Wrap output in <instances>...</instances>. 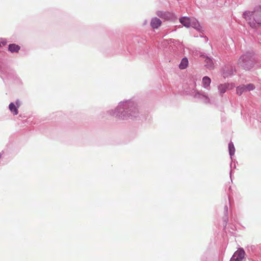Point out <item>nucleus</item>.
Here are the masks:
<instances>
[{"mask_svg": "<svg viewBox=\"0 0 261 261\" xmlns=\"http://www.w3.org/2000/svg\"><path fill=\"white\" fill-rule=\"evenodd\" d=\"M108 113L110 115L124 120L137 117L139 111L134 101L127 100L120 102L117 108L108 111Z\"/></svg>", "mask_w": 261, "mask_h": 261, "instance_id": "obj_1", "label": "nucleus"}, {"mask_svg": "<svg viewBox=\"0 0 261 261\" xmlns=\"http://www.w3.org/2000/svg\"><path fill=\"white\" fill-rule=\"evenodd\" d=\"M243 17L250 28L257 30L261 26V6L255 7L253 11H245Z\"/></svg>", "mask_w": 261, "mask_h": 261, "instance_id": "obj_2", "label": "nucleus"}, {"mask_svg": "<svg viewBox=\"0 0 261 261\" xmlns=\"http://www.w3.org/2000/svg\"><path fill=\"white\" fill-rule=\"evenodd\" d=\"M253 56L252 53H246L240 57L238 60V65L245 69H251L254 64Z\"/></svg>", "mask_w": 261, "mask_h": 261, "instance_id": "obj_3", "label": "nucleus"}, {"mask_svg": "<svg viewBox=\"0 0 261 261\" xmlns=\"http://www.w3.org/2000/svg\"><path fill=\"white\" fill-rule=\"evenodd\" d=\"M194 98L201 99L204 103L206 104L211 103V100L208 95L203 92L196 91L194 90L193 93Z\"/></svg>", "mask_w": 261, "mask_h": 261, "instance_id": "obj_4", "label": "nucleus"}, {"mask_svg": "<svg viewBox=\"0 0 261 261\" xmlns=\"http://www.w3.org/2000/svg\"><path fill=\"white\" fill-rule=\"evenodd\" d=\"M245 252L243 249L236 251L229 261H243L245 257Z\"/></svg>", "mask_w": 261, "mask_h": 261, "instance_id": "obj_5", "label": "nucleus"}, {"mask_svg": "<svg viewBox=\"0 0 261 261\" xmlns=\"http://www.w3.org/2000/svg\"><path fill=\"white\" fill-rule=\"evenodd\" d=\"M156 15L159 17L166 20L173 19L175 17L174 14L168 11H158Z\"/></svg>", "mask_w": 261, "mask_h": 261, "instance_id": "obj_6", "label": "nucleus"}, {"mask_svg": "<svg viewBox=\"0 0 261 261\" xmlns=\"http://www.w3.org/2000/svg\"><path fill=\"white\" fill-rule=\"evenodd\" d=\"M200 57L203 59L204 66L209 69H213L214 68V63L213 59L208 57L206 55H201Z\"/></svg>", "mask_w": 261, "mask_h": 261, "instance_id": "obj_7", "label": "nucleus"}, {"mask_svg": "<svg viewBox=\"0 0 261 261\" xmlns=\"http://www.w3.org/2000/svg\"><path fill=\"white\" fill-rule=\"evenodd\" d=\"M191 21L189 17L184 16L179 18V22L186 28H189L191 27Z\"/></svg>", "mask_w": 261, "mask_h": 261, "instance_id": "obj_8", "label": "nucleus"}, {"mask_svg": "<svg viewBox=\"0 0 261 261\" xmlns=\"http://www.w3.org/2000/svg\"><path fill=\"white\" fill-rule=\"evenodd\" d=\"M161 23L162 21L159 18L154 17L151 20L150 25L153 29H158L160 27Z\"/></svg>", "mask_w": 261, "mask_h": 261, "instance_id": "obj_9", "label": "nucleus"}, {"mask_svg": "<svg viewBox=\"0 0 261 261\" xmlns=\"http://www.w3.org/2000/svg\"><path fill=\"white\" fill-rule=\"evenodd\" d=\"M211 83V80L208 76H205L202 78V84L204 88L208 89L210 86Z\"/></svg>", "mask_w": 261, "mask_h": 261, "instance_id": "obj_10", "label": "nucleus"}, {"mask_svg": "<svg viewBox=\"0 0 261 261\" xmlns=\"http://www.w3.org/2000/svg\"><path fill=\"white\" fill-rule=\"evenodd\" d=\"M188 60L187 58H184L182 59L179 65V68L180 69H186L188 65Z\"/></svg>", "mask_w": 261, "mask_h": 261, "instance_id": "obj_11", "label": "nucleus"}, {"mask_svg": "<svg viewBox=\"0 0 261 261\" xmlns=\"http://www.w3.org/2000/svg\"><path fill=\"white\" fill-rule=\"evenodd\" d=\"M9 50L11 53H17L20 49V46L15 44H10L9 45Z\"/></svg>", "mask_w": 261, "mask_h": 261, "instance_id": "obj_12", "label": "nucleus"}, {"mask_svg": "<svg viewBox=\"0 0 261 261\" xmlns=\"http://www.w3.org/2000/svg\"><path fill=\"white\" fill-rule=\"evenodd\" d=\"M9 108L13 115H16L18 114V108L14 103H10L9 106Z\"/></svg>", "mask_w": 261, "mask_h": 261, "instance_id": "obj_13", "label": "nucleus"}, {"mask_svg": "<svg viewBox=\"0 0 261 261\" xmlns=\"http://www.w3.org/2000/svg\"><path fill=\"white\" fill-rule=\"evenodd\" d=\"M228 85L227 84H220L218 86V90L220 94L222 95L224 93L228 88Z\"/></svg>", "mask_w": 261, "mask_h": 261, "instance_id": "obj_14", "label": "nucleus"}, {"mask_svg": "<svg viewBox=\"0 0 261 261\" xmlns=\"http://www.w3.org/2000/svg\"><path fill=\"white\" fill-rule=\"evenodd\" d=\"M228 150L229 154L231 159L232 160V157L236 151L234 145L232 142H229L228 144Z\"/></svg>", "mask_w": 261, "mask_h": 261, "instance_id": "obj_15", "label": "nucleus"}, {"mask_svg": "<svg viewBox=\"0 0 261 261\" xmlns=\"http://www.w3.org/2000/svg\"><path fill=\"white\" fill-rule=\"evenodd\" d=\"M191 26L198 31L200 30V24L196 20H192Z\"/></svg>", "mask_w": 261, "mask_h": 261, "instance_id": "obj_16", "label": "nucleus"}, {"mask_svg": "<svg viewBox=\"0 0 261 261\" xmlns=\"http://www.w3.org/2000/svg\"><path fill=\"white\" fill-rule=\"evenodd\" d=\"M237 93L241 95L244 92L246 91L245 88V85H242L240 86H238L237 87L236 89Z\"/></svg>", "mask_w": 261, "mask_h": 261, "instance_id": "obj_17", "label": "nucleus"}, {"mask_svg": "<svg viewBox=\"0 0 261 261\" xmlns=\"http://www.w3.org/2000/svg\"><path fill=\"white\" fill-rule=\"evenodd\" d=\"M245 88L246 91H250L251 90H253L255 88V86L252 84H249L246 85H245Z\"/></svg>", "mask_w": 261, "mask_h": 261, "instance_id": "obj_18", "label": "nucleus"}, {"mask_svg": "<svg viewBox=\"0 0 261 261\" xmlns=\"http://www.w3.org/2000/svg\"><path fill=\"white\" fill-rule=\"evenodd\" d=\"M228 212V207L227 205H225L224 206V213H225V215H226V218L224 220V221L225 222V225H226V224L227 223V221H228V217H227Z\"/></svg>", "mask_w": 261, "mask_h": 261, "instance_id": "obj_19", "label": "nucleus"}, {"mask_svg": "<svg viewBox=\"0 0 261 261\" xmlns=\"http://www.w3.org/2000/svg\"><path fill=\"white\" fill-rule=\"evenodd\" d=\"M16 106L17 107V108L20 107V101L18 100H17L16 101Z\"/></svg>", "mask_w": 261, "mask_h": 261, "instance_id": "obj_20", "label": "nucleus"}, {"mask_svg": "<svg viewBox=\"0 0 261 261\" xmlns=\"http://www.w3.org/2000/svg\"><path fill=\"white\" fill-rule=\"evenodd\" d=\"M2 43L3 44V45H6V43H7V42L6 41H2Z\"/></svg>", "mask_w": 261, "mask_h": 261, "instance_id": "obj_21", "label": "nucleus"}, {"mask_svg": "<svg viewBox=\"0 0 261 261\" xmlns=\"http://www.w3.org/2000/svg\"><path fill=\"white\" fill-rule=\"evenodd\" d=\"M231 171H230V176H231Z\"/></svg>", "mask_w": 261, "mask_h": 261, "instance_id": "obj_22", "label": "nucleus"}, {"mask_svg": "<svg viewBox=\"0 0 261 261\" xmlns=\"http://www.w3.org/2000/svg\"><path fill=\"white\" fill-rule=\"evenodd\" d=\"M206 40L207 41L208 40V38L206 37Z\"/></svg>", "mask_w": 261, "mask_h": 261, "instance_id": "obj_23", "label": "nucleus"}]
</instances>
